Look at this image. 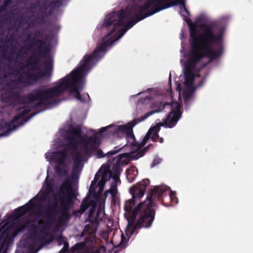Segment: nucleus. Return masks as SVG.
I'll list each match as a JSON object with an SVG mask.
<instances>
[{
	"label": "nucleus",
	"instance_id": "obj_1",
	"mask_svg": "<svg viewBox=\"0 0 253 253\" xmlns=\"http://www.w3.org/2000/svg\"><path fill=\"white\" fill-rule=\"evenodd\" d=\"M180 13L189 27L191 50L188 58L185 63V84L189 87L193 85L195 78L194 71L196 65L204 57L209 58L210 61L219 58L222 54V44L224 28L218 22L210 24H202L201 33L196 29L191 20Z\"/></svg>",
	"mask_w": 253,
	"mask_h": 253
},
{
	"label": "nucleus",
	"instance_id": "obj_2",
	"mask_svg": "<svg viewBox=\"0 0 253 253\" xmlns=\"http://www.w3.org/2000/svg\"><path fill=\"white\" fill-rule=\"evenodd\" d=\"M112 41L109 43L104 42L93 51L91 54H85L81 61V65L72 71L69 75L62 79L60 81L62 94L69 89L70 93H75L76 98L82 101L85 102L79 91L83 88L84 84V77L90 68L93 61L100 58L106 51L108 45L111 44Z\"/></svg>",
	"mask_w": 253,
	"mask_h": 253
},
{
	"label": "nucleus",
	"instance_id": "obj_3",
	"mask_svg": "<svg viewBox=\"0 0 253 253\" xmlns=\"http://www.w3.org/2000/svg\"><path fill=\"white\" fill-rule=\"evenodd\" d=\"M35 206V202L31 199L26 204L18 207L14 211L12 217L16 221L5 229L0 236V240L3 239L1 248L5 245L12 242V238L19 233L29 227L32 221L29 218L21 217L30 211Z\"/></svg>",
	"mask_w": 253,
	"mask_h": 253
},
{
	"label": "nucleus",
	"instance_id": "obj_4",
	"mask_svg": "<svg viewBox=\"0 0 253 253\" xmlns=\"http://www.w3.org/2000/svg\"><path fill=\"white\" fill-rule=\"evenodd\" d=\"M126 8L127 7L121 9L119 13L116 11L112 12L106 16L103 26L108 28L113 24L112 30L107 33L106 38L114 36L116 39H119L136 23L144 19L142 15L140 13H137L133 14L128 17L125 15L124 18L121 21V11Z\"/></svg>",
	"mask_w": 253,
	"mask_h": 253
},
{
	"label": "nucleus",
	"instance_id": "obj_5",
	"mask_svg": "<svg viewBox=\"0 0 253 253\" xmlns=\"http://www.w3.org/2000/svg\"><path fill=\"white\" fill-rule=\"evenodd\" d=\"M155 201L153 198H148L147 197L146 200L142 203H139L135 207L132 212L133 220H135L138 214L139 218L137 220L135 227L136 228H148L151 226L155 219V210L153 207L155 206Z\"/></svg>",
	"mask_w": 253,
	"mask_h": 253
},
{
	"label": "nucleus",
	"instance_id": "obj_6",
	"mask_svg": "<svg viewBox=\"0 0 253 253\" xmlns=\"http://www.w3.org/2000/svg\"><path fill=\"white\" fill-rule=\"evenodd\" d=\"M170 3H167L165 0H147L141 5L128 6L126 10H122L120 19L127 17L135 13H140L143 19L152 15L162 10L171 6Z\"/></svg>",
	"mask_w": 253,
	"mask_h": 253
},
{
	"label": "nucleus",
	"instance_id": "obj_7",
	"mask_svg": "<svg viewBox=\"0 0 253 253\" xmlns=\"http://www.w3.org/2000/svg\"><path fill=\"white\" fill-rule=\"evenodd\" d=\"M72 190L71 182L69 179H66L61 185L58 192L60 200V215L57 217V227L65 226L71 219V215L70 213L69 202L71 198L69 195L65 192Z\"/></svg>",
	"mask_w": 253,
	"mask_h": 253
},
{
	"label": "nucleus",
	"instance_id": "obj_8",
	"mask_svg": "<svg viewBox=\"0 0 253 253\" xmlns=\"http://www.w3.org/2000/svg\"><path fill=\"white\" fill-rule=\"evenodd\" d=\"M62 94L60 82L52 87L46 88L45 86H41L33 89L29 93L30 99L33 103L37 102L38 106L45 105L47 101L60 96Z\"/></svg>",
	"mask_w": 253,
	"mask_h": 253
},
{
	"label": "nucleus",
	"instance_id": "obj_9",
	"mask_svg": "<svg viewBox=\"0 0 253 253\" xmlns=\"http://www.w3.org/2000/svg\"><path fill=\"white\" fill-rule=\"evenodd\" d=\"M148 198L161 201L165 207L173 206L178 203L175 193L170 191L168 187L164 185L154 186L148 194Z\"/></svg>",
	"mask_w": 253,
	"mask_h": 253
},
{
	"label": "nucleus",
	"instance_id": "obj_10",
	"mask_svg": "<svg viewBox=\"0 0 253 253\" xmlns=\"http://www.w3.org/2000/svg\"><path fill=\"white\" fill-rule=\"evenodd\" d=\"M58 203L57 202H48L44 208L43 214L45 215V220L39 221L38 224L40 226V233L47 235L46 229H50L55 221V217L60 215L61 209H57Z\"/></svg>",
	"mask_w": 253,
	"mask_h": 253
},
{
	"label": "nucleus",
	"instance_id": "obj_11",
	"mask_svg": "<svg viewBox=\"0 0 253 253\" xmlns=\"http://www.w3.org/2000/svg\"><path fill=\"white\" fill-rule=\"evenodd\" d=\"M150 181L144 179L139 182L136 186L130 187L129 191L132 196V198L126 201L124 209L126 212L131 214L132 217L133 208L136 203V201L143 197L146 187L149 185Z\"/></svg>",
	"mask_w": 253,
	"mask_h": 253
},
{
	"label": "nucleus",
	"instance_id": "obj_12",
	"mask_svg": "<svg viewBox=\"0 0 253 253\" xmlns=\"http://www.w3.org/2000/svg\"><path fill=\"white\" fill-rule=\"evenodd\" d=\"M31 109L28 107H21L18 109L19 114L16 115L9 122H5L0 124V131L2 133L0 136H7L10 132L16 128L19 125H22L26 122L30 118H24V116L31 112Z\"/></svg>",
	"mask_w": 253,
	"mask_h": 253
},
{
	"label": "nucleus",
	"instance_id": "obj_13",
	"mask_svg": "<svg viewBox=\"0 0 253 253\" xmlns=\"http://www.w3.org/2000/svg\"><path fill=\"white\" fill-rule=\"evenodd\" d=\"M136 123H128L127 125H120L116 126L114 125H110L100 129V133H102L108 128L113 127L111 130V133L115 136L121 138L125 137L128 143H134L135 136L133 132V127L136 125Z\"/></svg>",
	"mask_w": 253,
	"mask_h": 253
},
{
	"label": "nucleus",
	"instance_id": "obj_14",
	"mask_svg": "<svg viewBox=\"0 0 253 253\" xmlns=\"http://www.w3.org/2000/svg\"><path fill=\"white\" fill-rule=\"evenodd\" d=\"M24 67L22 66L19 67V69L11 68L12 72L11 74L18 75L17 80L13 82L22 84L26 87L30 86L37 84L38 82L35 72L31 69L21 72L20 70H22Z\"/></svg>",
	"mask_w": 253,
	"mask_h": 253
},
{
	"label": "nucleus",
	"instance_id": "obj_15",
	"mask_svg": "<svg viewBox=\"0 0 253 253\" xmlns=\"http://www.w3.org/2000/svg\"><path fill=\"white\" fill-rule=\"evenodd\" d=\"M171 111L169 113L164 123H160L161 126L172 128L176 126L178 121L181 117V106L178 102H172L170 103Z\"/></svg>",
	"mask_w": 253,
	"mask_h": 253
},
{
	"label": "nucleus",
	"instance_id": "obj_16",
	"mask_svg": "<svg viewBox=\"0 0 253 253\" xmlns=\"http://www.w3.org/2000/svg\"><path fill=\"white\" fill-rule=\"evenodd\" d=\"M151 96H147L144 98H141L139 100V103L142 104H150L149 108L152 109L151 111L146 113L141 117L140 121H144L152 115L162 112L165 108L166 105H170V103L163 104L161 101H155L151 102Z\"/></svg>",
	"mask_w": 253,
	"mask_h": 253
},
{
	"label": "nucleus",
	"instance_id": "obj_17",
	"mask_svg": "<svg viewBox=\"0 0 253 253\" xmlns=\"http://www.w3.org/2000/svg\"><path fill=\"white\" fill-rule=\"evenodd\" d=\"M100 144V140H99L98 142L94 145H92L90 149L89 150L86 151V154L85 156L88 157H91L92 155L96 156L97 158H102L105 157L109 158L110 156H113L118 153L121 148L117 149V147L115 148L114 150H111L108 152L106 154H104L103 152L100 149L98 148Z\"/></svg>",
	"mask_w": 253,
	"mask_h": 253
},
{
	"label": "nucleus",
	"instance_id": "obj_18",
	"mask_svg": "<svg viewBox=\"0 0 253 253\" xmlns=\"http://www.w3.org/2000/svg\"><path fill=\"white\" fill-rule=\"evenodd\" d=\"M69 133L71 135L67 137L68 142L66 146L71 150H76L78 144V141L76 138H82L81 127L79 126L72 127L69 129Z\"/></svg>",
	"mask_w": 253,
	"mask_h": 253
},
{
	"label": "nucleus",
	"instance_id": "obj_19",
	"mask_svg": "<svg viewBox=\"0 0 253 253\" xmlns=\"http://www.w3.org/2000/svg\"><path fill=\"white\" fill-rule=\"evenodd\" d=\"M44 66L43 71L40 70L39 68H36V70L38 71L35 72V74L38 82L44 77L49 78L51 76L53 70V63L50 57H49L48 60L44 63Z\"/></svg>",
	"mask_w": 253,
	"mask_h": 253
},
{
	"label": "nucleus",
	"instance_id": "obj_20",
	"mask_svg": "<svg viewBox=\"0 0 253 253\" xmlns=\"http://www.w3.org/2000/svg\"><path fill=\"white\" fill-rule=\"evenodd\" d=\"M30 42L32 43L31 46L36 45L37 44H39L36 51L34 52L35 53L43 58H46L47 57L49 49L46 46V43L44 41L41 39L31 38Z\"/></svg>",
	"mask_w": 253,
	"mask_h": 253
},
{
	"label": "nucleus",
	"instance_id": "obj_21",
	"mask_svg": "<svg viewBox=\"0 0 253 253\" xmlns=\"http://www.w3.org/2000/svg\"><path fill=\"white\" fill-rule=\"evenodd\" d=\"M95 211V208L94 207H92L89 209L88 216L89 223L85 227V229L90 232H96L99 225V220L98 218L97 217H94Z\"/></svg>",
	"mask_w": 253,
	"mask_h": 253
},
{
	"label": "nucleus",
	"instance_id": "obj_22",
	"mask_svg": "<svg viewBox=\"0 0 253 253\" xmlns=\"http://www.w3.org/2000/svg\"><path fill=\"white\" fill-rule=\"evenodd\" d=\"M47 230V229L46 230V232L47 233V235L45 234H41L40 233V230L39 231V234L38 235V227L35 224H32L31 225V227L29 229V232L31 236L36 239L37 241H40L41 243L45 244L46 243H49L51 241L47 238V236L48 235V233L46 231Z\"/></svg>",
	"mask_w": 253,
	"mask_h": 253
},
{
	"label": "nucleus",
	"instance_id": "obj_23",
	"mask_svg": "<svg viewBox=\"0 0 253 253\" xmlns=\"http://www.w3.org/2000/svg\"><path fill=\"white\" fill-rule=\"evenodd\" d=\"M81 139L84 146L82 150L84 152V155L86 154V151L90 149L92 145H94V144H96L99 141V138L95 135L89 137L85 135L84 137H82Z\"/></svg>",
	"mask_w": 253,
	"mask_h": 253
},
{
	"label": "nucleus",
	"instance_id": "obj_24",
	"mask_svg": "<svg viewBox=\"0 0 253 253\" xmlns=\"http://www.w3.org/2000/svg\"><path fill=\"white\" fill-rule=\"evenodd\" d=\"M11 98L15 101L21 104H30L33 103V101L30 99L29 93L27 95H20L17 92H11Z\"/></svg>",
	"mask_w": 253,
	"mask_h": 253
},
{
	"label": "nucleus",
	"instance_id": "obj_25",
	"mask_svg": "<svg viewBox=\"0 0 253 253\" xmlns=\"http://www.w3.org/2000/svg\"><path fill=\"white\" fill-rule=\"evenodd\" d=\"M127 154H126V153L120 154L119 156H118L117 158H112V159L111 161V163H112L115 159H117L115 163L113 164L112 171H111V173L112 174H121L122 169L121 168L120 164H121L122 159L124 157H125V156L126 155H127Z\"/></svg>",
	"mask_w": 253,
	"mask_h": 253
},
{
	"label": "nucleus",
	"instance_id": "obj_26",
	"mask_svg": "<svg viewBox=\"0 0 253 253\" xmlns=\"http://www.w3.org/2000/svg\"><path fill=\"white\" fill-rule=\"evenodd\" d=\"M37 54L33 53L32 55L30 57L28 60V62L25 67H30L32 70L36 69L35 68L36 65H38L41 61V58Z\"/></svg>",
	"mask_w": 253,
	"mask_h": 253
},
{
	"label": "nucleus",
	"instance_id": "obj_27",
	"mask_svg": "<svg viewBox=\"0 0 253 253\" xmlns=\"http://www.w3.org/2000/svg\"><path fill=\"white\" fill-rule=\"evenodd\" d=\"M57 158L55 161L56 165L65 166V161L67 158V153L66 150H62L56 152Z\"/></svg>",
	"mask_w": 253,
	"mask_h": 253
},
{
	"label": "nucleus",
	"instance_id": "obj_28",
	"mask_svg": "<svg viewBox=\"0 0 253 253\" xmlns=\"http://www.w3.org/2000/svg\"><path fill=\"white\" fill-rule=\"evenodd\" d=\"M195 90V86H191L188 87V89L185 90L183 93V97L185 104H187L188 102L192 97Z\"/></svg>",
	"mask_w": 253,
	"mask_h": 253
},
{
	"label": "nucleus",
	"instance_id": "obj_29",
	"mask_svg": "<svg viewBox=\"0 0 253 253\" xmlns=\"http://www.w3.org/2000/svg\"><path fill=\"white\" fill-rule=\"evenodd\" d=\"M151 134H149V132H147L141 143L137 142L135 138L134 143H130V145L133 147H136L137 150H139L146 144Z\"/></svg>",
	"mask_w": 253,
	"mask_h": 253
},
{
	"label": "nucleus",
	"instance_id": "obj_30",
	"mask_svg": "<svg viewBox=\"0 0 253 253\" xmlns=\"http://www.w3.org/2000/svg\"><path fill=\"white\" fill-rule=\"evenodd\" d=\"M149 150L148 147L146 146L142 150H139L136 153L134 152H131L129 154V157L132 160H136L139 158L143 157L145 154Z\"/></svg>",
	"mask_w": 253,
	"mask_h": 253
},
{
	"label": "nucleus",
	"instance_id": "obj_31",
	"mask_svg": "<svg viewBox=\"0 0 253 253\" xmlns=\"http://www.w3.org/2000/svg\"><path fill=\"white\" fill-rule=\"evenodd\" d=\"M137 173V170L135 167L127 169L126 170V177L128 182H132L135 179Z\"/></svg>",
	"mask_w": 253,
	"mask_h": 253
},
{
	"label": "nucleus",
	"instance_id": "obj_32",
	"mask_svg": "<svg viewBox=\"0 0 253 253\" xmlns=\"http://www.w3.org/2000/svg\"><path fill=\"white\" fill-rule=\"evenodd\" d=\"M65 166L55 165L54 170L55 173L60 177L65 176L68 174L67 170L64 168Z\"/></svg>",
	"mask_w": 253,
	"mask_h": 253
},
{
	"label": "nucleus",
	"instance_id": "obj_33",
	"mask_svg": "<svg viewBox=\"0 0 253 253\" xmlns=\"http://www.w3.org/2000/svg\"><path fill=\"white\" fill-rule=\"evenodd\" d=\"M32 46L30 45L26 47L25 46L21 47L18 51L16 54V58H23L24 55L27 54L28 51L30 50Z\"/></svg>",
	"mask_w": 253,
	"mask_h": 253
},
{
	"label": "nucleus",
	"instance_id": "obj_34",
	"mask_svg": "<svg viewBox=\"0 0 253 253\" xmlns=\"http://www.w3.org/2000/svg\"><path fill=\"white\" fill-rule=\"evenodd\" d=\"M90 203L88 200H84L80 206V210L79 212L81 214H83L90 207Z\"/></svg>",
	"mask_w": 253,
	"mask_h": 253
},
{
	"label": "nucleus",
	"instance_id": "obj_35",
	"mask_svg": "<svg viewBox=\"0 0 253 253\" xmlns=\"http://www.w3.org/2000/svg\"><path fill=\"white\" fill-rule=\"evenodd\" d=\"M84 244L83 243L76 244L72 248V252L73 253H79L84 249Z\"/></svg>",
	"mask_w": 253,
	"mask_h": 253
},
{
	"label": "nucleus",
	"instance_id": "obj_36",
	"mask_svg": "<svg viewBox=\"0 0 253 253\" xmlns=\"http://www.w3.org/2000/svg\"><path fill=\"white\" fill-rule=\"evenodd\" d=\"M111 171L108 169L107 168L103 171L101 175V179L105 182H107L111 177Z\"/></svg>",
	"mask_w": 253,
	"mask_h": 253
},
{
	"label": "nucleus",
	"instance_id": "obj_37",
	"mask_svg": "<svg viewBox=\"0 0 253 253\" xmlns=\"http://www.w3.org/2000/svg\"><path fill=\"white\" fill-rule=\"evenodd\" d=\"M100 174H99V172H97L94 176V180L91 181L89 191L91 192L92 191H94L95 190V185L97 181L99 180V179L100 177Z\"/></svg>",
	"mask_w": 253,
	"mask_h": 253
},
{
	"label": "nucleus",
	"instance_id": "obj_38",
	"mask_svg": "<svg viewBox=\"0 0 253 253\" xmlns=\"http://www.w3.org/2000/svg\"><path fill=\"white\" fill-rule=\"evenodd\" d=\"M84 158L83 155L79 152H77L73 156L74 162L81 163Z\"/></svg>",
	"mask_w": 253,
	"mask_h": 253
},
{
	"label": "nucleus",
	"instance_id": "obj_39",
	"mask_svg": "<svg viewBox=\"0 0 253 253\" xmlns=\"http://www.w3.org/2000/svg\"><path fill=\"white\" fill-rule=\"evenodd\" d=\"M48 177H46L47 178ZM45 183L46 184V189L48 192H50L53 190V186L52 182L51 181H48L47 180V179H46V180L45 181Z\"/></svg>",
	"mask_w": 253,
	"mask_h": 253
},
{
	"label": "nucleus",
	"instance_id": "obj_40",
	"mask_svg": "<svg viewBox=\"0 0 253 253\" xmlns=\"http://www.w3.org/2000/svg\"><path fill=\"white\" fill-rule=\"evenodd\" d=\"M160 126H161L159 125V126L156 125L154 126L153 127H151L148 131V132H149V134L151 135L152 133V132L158 133L160 129Z\"/></svg>",
	"mask_w": 253,
	"mask_h": 253
},
{
	"label": "nucleus",
	"instance_id": "obj_41",
	"mask_svg": "<svg viewBox=\"0 0 253 253\" xmlns=\"http://www.w3.org/2000/svg\"><path fill=\"white\" fill-rule=\"evenodd\" d=\"M117 189L116 186H112L109 190L107 191L104 193V195L107 192H109L113 197H114L116 194Z\"/></svg>",
	"mask_w": 253,
	"mask_h": 253
},
{
	"label": "nucleus",
	"instance_id": "obj_42",
	"mask_svg": "<svg viewBox=\"0 0 253 253\" xmlns=\"http://www.w3.org/2000/svg\"><path fill=\"white\" fill-rule=\"evenodd\" d=\"M170 4H172L171 6L177 4H179L181 6V9H182L184 6H185L184 0H174V1H173V3H171Z\"/></svg>",
	"mask_w": 253,
	"mask_h": 253
},
{
	"label": "nucleus",
	"instance_id": "obj_43",
	"mask_svg": "<svg viewBox=\"0 0 253 253\" xmlns=\"http://www.w3.org/2000/svg\"><path fill=\"white\" fill-rule=\"evenodd\" d=\"M151 139L154 142H156L158 141V139L159 138V136L158 133L152 132L150 136Z\"/></svg>",
	"mask_w": 253,
	"mask_h": 253
},
{
	"label": "nucleus",
	"instance_id": "obj_44",
	"mask_svg": "<svg viewBox=\"0 0 253 253\" xmlns=\"http://www.w3.org/2000/svg\"><path fill=\"white\" fill-rule=\"evenodd\" d=\"M14 50H12L11 51V55H7V54H5V55H3V58L6 60L7 61H8V62H11L12 61V54H14V52H13Z\"/></svg>",
	"mask_w": 253,
	"mask_h": 253
},
{
	"label": "nucleus",
	"instance_id": "obj_45",
	"mask_svg": "<svg viewBox=\"0 0 253 253\" xmlns=\"http://www.w3.org/2000/svg\"><path fill=\"white\" fill-rule=\"evenodd\" d=\"M13 0H5L1 7L2 9H4L7 6L11 4Z\"/></svg>",
	"mask_w": 253,
	"mask_h": 253
},
{
	"label": "nucleus",
	"instance_id": "obj_46",
	"mask_svg": "<svg viewBox=\"0 0 253 253\" xmlns=\"http://www.w3.org/2000/svg\"><path fill=\"white\" fill-rule=\"evenodd\" d=\"M106 183V182L103 181L102 179H100V180L98 182V185L99 186V190H102L104 186H105V184Z\"/></svg>",
	"mask_w": 253,
	"mask_h": 253
},
{
	"label": "nucleus",
	"instance_id": "obj_47",
	"mask_svg": "<svg viewBox=\"0 0 253 253\" xmlns=\"http://www.w3.org/2000/svg\"><path fill=\"white\" fill-rule=\"evenodd\" d=\"M41 4L39 2V0H38L37 2L33 3L31 6V8L32 9H36L37 8H41Z\"/></svg>",
	"mask_w": 253,
	"mask_h": 253
},
{
	"label": "nucleus",
	"instance_id": "obj_48",
	"mask_svg": "<svg viewBox=\"0 0 253 253\" xmlns=\"http://www.w3.org/2000/svg\"><path fill=\"white\" fill-rule=\"evenodd\" d=\"M120 174H112L111 173V177H112L114 180L117 182L118 181H120V179L119 178V176Z\"/></svg>",
	"mask_w": 253,
	"mask_h": 253
},
{
	"label": "nucleus",
	"instance_id": "obj_49",
	"mask_svg": "<svg viewBox=\"0 0 253 253\" xmlns=\"http://www.w3.org/2000/svg\"><path fill=\"white\" fill-rule=\"evenodd\" d=\"M52 202H57L58 203L59 202H60L58 195H57L56 193L53 195Z\"/></svg>",
	"mask_w": 253,
	"mask_h": 253
},
{
	"label": "nucleus",
	"instance_id": "obj_50",
	"mask_svg": "<svg viewBox=\"0 0 253 253\" xmlns=\"http://www.w3.org/2000/svg\"><path fill=\"white\" fill-rule=\"evenodd\" d=\"M62 4L61 0H56L52 2V5H56V7H59Z\"/></svg>",
	"mask_w": 253,
	"mask_h": 253
},
{
	"label": "nucleus",
	"instance_id": "obj_51",
	"mask_svg": "<svg viewBox=\"0 0 253 253\" xmlns=\"http://www.w3.org/2000/svg\"><path fill=\"white\" fill-rule=\"evenodd\" d=\"M42 35V33H41V31H37L35 33V34H34V37L33 38H35V39H36V38H37V39L40 38Z\"/></svg>",
	"mask_w": 253,
	"mask_h": 253
},
{
	"label": "nucleus",
	"instance_id": "obj_52",
	"mask_svg": "<svg viewBox=\"0 0 253 253\" xmlns=\"http://www.w3.org/2000/svg\"><path fill=\"white\" fill-rule=\"evenodd\" d=\"M80 164L81 163H79V162H74L73 169H77L80 167Z\"/></svg>",
	"mask_w": 253,
	"mask_h": 253
},
{
	"label": "nucleus",
	"instance_id": "obj_53",
	"mask_svg": "<svg viewBox=\"0 0 253 253\" xmlns=\"http://www.w3.org/2000/svg\"><path fill=\"white\" fill-rule=\"evenodd\" d=\"M160 162V160H159V159H154L153 162V163H152V167H154L158 164H159Z\"/></svg>",
	"mask_w": 253,
	"mask_h": 253
},
{
	"label": "nucleus",
	"instance_id": "obj_54",
	"mask_svg": "<svg viewBox=\"0 0 253 253\" xmlns=\"http://www.w3.org/2000/svg\"><path fill=\"white\" fill-rule=\"evenodd\" d=\"M182 8L183 9V11H184L188 16L190 15L189 11L186 8L185 6H184Z\"/></svg>",
	"mask_w": 253,
	"mask_h": 253
},
{
	"label": "nucleus",
	"instance_id": "obj_55",
	"mask_svg": "<svg viewBox=\"0 0 253 253\" xmlns=\"http://www.w3.org/2000/svg\"><path fill=\"white\" fill-rule=\"evenodd\" d=\"M53 10H54L53 9H52V8H51L50 7H49L48 12H47V14H48V15H51L52 13L53 12Z\"/></svg>",
	"mask_w": 253,
	"mask_h": 253
},
{
	"label": "nucleus",
	"instance_id": "obj_56",
	"mask_svg": "<svg viewBox=\"0 0 253 253\" xmlns=\"http://www.w3.org/2000/svg\"><path fill=\"white\" fill-rule=\"evenodd\" d=\"M204 81L203 80H201L200 81V82L198 84V86L199 87H200L201 86L203 85V84H204Z\"/></svg>",
	"mask_w": 253,
	"mask_h": 253
},
{
	"label": "nucleus",
	"instance_id": "obj_57",
	"mask_svg": "<svg viewBox=\"0 0 253 253\" xmlns=\"http://www.w3.org/2000/svg\"><path fill=\"white\" fill-rule=\"evenodd\" d=\"M174 1V0H165V1L167 3H172L173 1Z\"/></svg>",
	"mask_w": 253,
	"mask_h": 253
},
{
	"label": "nucleus",
	"instance_id": "obj_58",
	"mask_svg": "<svg viewBox=\"0 0 253 253\" xmlns=\"http://www.w3.org/2000/svg\"><path fill=\"white\" fill-rule=\"evenodd\" d=\"M48 7L54 9V8L56 7V5H52V2H51L48 5Z\"/></svg>",
	"mask_w": 253,
	"mask_h": 253
},
{
	"label": "nucleus",
	"instance_id": "obj_59",
	"mask_svg": "<svg viewBox=\"0 0 253 253\" xmlns=\"http://www.w3.org/2000/svg\"><path fill=\"white\" fill-rule=\"evenodd\" d=\"M148 149L152 148L154 147V145L152 144H150L148 146H146Z\"/></svg>",
	"mask_w": 253,
	"mask_h": 253
},
{
	"label": "nucleus",
	"instance_id": "obj_60",
	"mask_svg": "<svg viewBox=\"0 0 253 253\" xmlns=\"http://www.w3.org/2000/svg\"><path fill=\"white\" fill-rule=\"evenodd\" d=\"M62 240V236H60L58 239V241L59 242H61V241Z\"/></svg>",
	"mask_w": 253,
	"mask_h": 253
},
{
	"label": "nucleus",
	"instance_id": "obj_61",
	"mask_svg": "<svg viewBox=\"0 0 253 253\" xmlns=\"http://www.w3.org/2000/svg\"><path fill=\"white\" fill-rule=\"evenodd\" d=\"M163 141H164V140H163V138H160L159 142H160V143H163Z\"/></svg>",
	"mask_w": 253,
	"mask_h": 253
},
{
	"label": "nucleus",
	"instance_id": "obj_62",
	"mask_svg": "<svg viewBox=\"0 0 253 253\" xmlns=\"http://www.w3.org/2000/svg\"><path fill=\"white\" fill-rule=\"evenodd\" d=\"M169 80L170 82H171V74H169Z\"/></svg>",
	"mask_w": 253,
	"mask_h": 253
},
{
	"label": "nucleus",
	"instance_id": "obj_63",
	"mask_svg": "<svg viewBox=\"0 0 253 253\" xmlns=\"http://www.w3.org/2000/svg\"><path fill=\"white\" fill-rule=\"evenodd\" d=\"M9 42V40L8 39V40H6L5 41V43H8Z\"/></svg>",
	"mask_w": 253,
	"mask_h": 253
},
{
	"label": "nucleus",
	"instance_id": "obj_64",
	"mask_svg": "<svg viewBox=\"0 0 253 253\" xmlns=\"http://www.w3.org/2000/svg\"><path fill=\"white\" fill-rule=\"evenodd\" d=\"M165 202H169V200H168L167 199H166Z\"/></svg>",
	"mask_w": 253,
	"mask_h": 253
}]
</instances>
